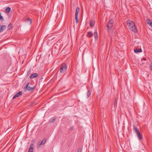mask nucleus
<instances>
[{"label": "nucleus", "mask_w": 152, "mask_h": 152, "mask_svg": "<svg viewBox=\"0 0 152 152\" xmlns=\"http://www.w3.org/2000/svg\"><path fill=\"white\" fill-rule=\"evenodd\" d=\"M27 20L29 22V23L30 24H31V21L30 19H27Z\"/></svg>", "instance_id": "obj_24"}, {"label": "nucleus", "mask_w": 152, "mask_h": 152, "mask_svg": "<svg viewBox=\"0 0 152 152\" xmlns=\"http://www.w3.org/2000/svg\"><path fill=\"white\" fill-rule=\"evenodd\" d=\"M12 24L11 23H10L9 24L8 26V29H10L12 28Z\"/></svg>", "instance_id": "obj_19"}, {"label": "nucleus", "mask_w": 152, "mask_h": 152, "mask_svg": "<svg viewBox=\"0 0 152 152\" xmlns=\"http://www.w3.org/2000/svg\"><path fill=\"white\" fill-rule=\"evenodd\" d=\"M37 74L36 73H34L30 76V78L31 79H32L34 77H37Z\"/></svg>", "instance_id": "obj_9"}, {"label": "nucleus", "mask_w": 152, "mask_h": 152, "mask_svg": "<svg viewBox=\"0 0 152 152\" xmlns=\"http://www.w3.org/2000/svg\"><path fill=\"white\" fill-rule=\"evenodd\" d=\"M91 94V92L90 91H88L87 94V98L89 97V96H90Z\"/></svg>", "instance_id": "obj_22"}, {"label": "nucleus", "mask_w": 152, "mask_h": 152, "mask_svg": "<svg viewBox=\"0 0 152 152\" xmlns=\"http://www.w3.org/2000/svg\"><path fill=\"white\" fill-rule=\"evenodd\" d=\"M34 146V144H32L31 145L30 148L29 149V152H33V147Z\"/></svg>", "instance_id": "obj_10"}, {"label": "nucleus", "mask_w": 152, "mask_h": 152, "mask_svg": "<svg viewBox=\"0 0 152 152\" xmlns=\"http://www.w3.org/2000/svg\"><path fill=\"white\" fill-rule=\"evenodd\" d=\"M79 10L80 8L79 7H77L76 10L75 16H78Z\"/></svg>", "instance_id": "obj_13"}, {"label": "nucleus", "mask_w": 152, "mask_h": 152, "mask_svg": "<svg viewBox=\"0 0 152 152\" xmlns=\"http://www.w3.org/2000/svg\"><path fill=\"white\" fill-rule=\"evenodd\" d=\"M137 136L138 137L139 139L141 140L142 138V136L140 132L137 134Z\"/></svg>", "instance_id": "obj_15"}, {"label": "nucleus", "mask_w": 152, "mask_h": 152, "mask_svg": "<svg viewBox=\"0 0 152 152\" xmlns=\"http://www.w3.org/2000/svg\"><path fill=\"white\" fill-rule=\"evenodd\" d=\"M81 149H79L77 150V152H81Z\"/></svg>", "instance_id": "obj_25"}, {"label": "nucleus", "mask_w": 152, "mask_h": 152, "mask_svg": "<svg viewBox=\"0 0 152 152\" xmlns=\"http://www.w3.org/2000/svg\"><path fill=\"white\" fill-rule=\"evenodd\" d=\"M150 67L151 69L152 70V62L150 64Z\"/></svg>", "instance_id": "obj_26"}, {"label": "nucleus", "mask_w": 152, "mask_h": 152, "mask_svg": "<svg viewBox=\"0 0 152 152\" xmlns=\"http://www.w3.org/2000/svg\"><path fill=\"white\" fill-rule=\"evenodd\" d=\"M133 130L137 134L140 132L139 129L135 127L134 128Z\"/></svg>", "instance_id": "obj_12"}, {"label": "nucleus", "mask_w": 152, "mask_h": 152, "mask_svg": "<svg viewBox=\"0 0 152 152\" xmlns=\"http://www.w3.org/2000/svg\"><path fill=\"white\" fill-rule=\"evenodd\" d=\"M46 140V139H44L41 141L39 142L38 143V145L37 146V148H40V147L41 145H44L45 143Z\"/></svg>", "instance_id": "obj_5"}, {"label": "nucleus", "mask_w": 152, "mask_h": 152, "mask_svg": "<svg viewBox=\"0 0 152 152\" xmlns=\"http://www.w3.org/2000/svg\"><path fill=\"white\" fill-rule=\"evenodd\" d=\"M146 22L147 23H148V24L149 25L150 27L152 28V21L149 20L147 19L146 20Z\"/></svg>", "instance_id": "obj_7"}, {"label": "nucleus", "mask_w": 152, "mask_h": 152, "mask_svg": "<svg viewBox=\"0 0 152 152\" xmlns=\"http://www.w3.org/2000/svg\"><path fill=\"white\" fill-rule=\"evenodd\" d=\"M6 26L5 25H2L0 27V32L3 31L6 28Z\"/></svg>", "instance_id": "obj_8"}, {"label": "nucleus", "mask_w": 152, "mask_h": 152, "mask_svg": "<svg viewBox=\"0 0 152 152\" xmlns=\"http://www.w3.org/2000/svg\"><path fill=\"white\" fill-rule=\"evenodd\" d=\"M67 67L65 64H63L61 66L60 68V71L61 73H63L67 69Z\"/></svg>", "instance_id": "obj_3"}, {"label": "nucleus", "mask_w": 152, "mask_h": 152, "mask_svg": "<svg viewBox=\"0 0 152 152\" xmlns=\"http://www.w3.org/2000/svg\"><path fill=\"white\" fill-rule=\"evenodd\" d=\"M142 50L141 49H135L134 50V52L135 53H137V52H142Z\"/></svg>", "instance_id": "obj_14"}, {"label": "nucleus", "mask_w": 152, "mask_h": 152, "mask_svg": "<svg viewBox=\"0 0 152 152\" xmlns=\"http://www.w3.org/2000/svg\"><path fill=\"white\" fill-rule=\"evenodd\" d=\"M93 35V34L91 32H89L88 33L87 36L89 37H91Z\"/></svg>", "instance_id": "obj_17"}, {"label": "nucleus", "mask_w": 152, "mask_h": 152, "mask_svg": "<svg viewBox=\"0 0 152 152\" xmlns=\"http://www.w3.org/2000/svg\"><path fill=\"white\" fill-rule=\"evenodd\" d=\"M75 20L76 23H78L79 20L78 19V16H75Z\"/></svg>", "instance_id": "obj_20"}, {"label": "nucleus", "mask_w": 152, "mask_h": 152, "mask_svg": "<svg viewBox=\"0 0 152 152\" xmlns=\"http://www.w3.org/2000/svg\"><path fill=\"white\" fill-rule=\"evenodd\" d=\"M94 36L95 39H97L98 38V34L97 32H95L94 33Z\"/></svg>", "instance_id": "obj_16"}, {"label": "nucleus", "mask_w": 152, "mask_h": 152, "mask_svg": "<svg viewBox=\"0 0 152 152\" xmlns=\"http://www.w3.org/2000/svg\"><path fill=\"white\" fill-rule=\"evenodd\" d=\"M141 60L142 61V62H143V61H145V58H143Z\"/></svg>", "instance_id": "obj_27"}, {"label": "nucleus", "mask_w": 152, "mask_h": 152, "mask_svg": "<svg viewBox=\"0 0 152 152\" xmlns=\"http://www.w3.org/2000/svg\"><path fill=\"white\" fill-rule=\"evenodd\" d=\"M55 120H56V118H54L52 120H50L49 122L50 123L53 122Z\"/></svg>", "instance_id": "obj_21"}, {"label": "nucleus", "mask_w": 152, "mask_h": 152, "mask_svg": "<svg viewBox=\"0 0 152 152\" xmlns=\"http://www.w3.org/2000/svg\"><path fill=\"white\" fill-rule=\"evenodd\" d=\"M127 23L131 30L135 32L137 31V29L135 26V23L134 22L131 20H129L127 21Z\"/></svg>", "instance_id": "obj_1"}, {"label": "nucleus", "mask_w": 152, "mask_h": 152, "mask_svg": "<svg viewBox=\"0 0 152 152\" xmlns=\"http://www.w3.org/2000/svg\"><path fill=\"white\" fill-rule=\"evenodd\" d=\"M22 94V92L21 91H19L18 93L16 94L13 97V99H15L17 97H18L21 95Z\"/></svg>", "instance_id": "obj_6"}, {"label": "nucleus", "mask_w": 152, "mask_h": 152, "mask_svg": "<svg viewBox=\"0 0 152 152\" xmlns=\"http://www.w3.org/2000/svg\"><path fill=\"white\" fill-rule=\"evenodd\" d=\"M95 24V21L94 20H91L90 22V25L91 27L94 26Z\"/></svg>", "instance_id": "obj_11"}, {"label": "nucleus", "mask_w": 152, "mask_h": 152, "mask_svg": "<svg viewBox=\"0 0 152 152\" xmlns=\"http://www.w3.org/2000/svg\"><path fill=\"white\" fill-rule=\"evenodd\" d=\"M3 18L2 16L1 15V14L0 12V20H3Z\"/></svg>", "instance_id": "obj_23"}, {"label": "nucleus", "mask_w": 152, "mask_h": 152, "mask_svg": "<svg viewBox=\"0 0 152 152\" xmlns=\"http://www.w3.org/2000/svg\"><path fill=\"white\" fill-rule=\"evenodd\" d=\"M10 10L11 9L10 7H8L6 9L5 12L7 13H9L10 12Z\"/></svg>", "instance_id": "obj_18"}, {"label": "nucleus", "mask_w": 152, "mask_h": 152, "mask_svg": "<svg viewBox=\"0 0 152 152\" xmlns=\"http://www.w3.org/2000/svg\"><path fill=\"white\" fill-rule=\"evenodd\" d=\"M29 83H27V84L25 86L24 88L23 89V91H26L27 89L29 91H31L34 88V87H30L28 86L29 85Z\"/></svg>", "instance_id": "obj_2"}, {"label": "nucleus", "mask_w": 152, "mask_h": 152, "mask_svg": "<svg viewBox=\"0 0 152 152\" xmlns=\"http://www.w3.org/2000/svg\"><path fill=\"white\" fill-rule=\"evenodd\" d=\"M113 24V21L112 19H110L108 22L107 24V28L108 29H110L112 27Z\"/></svg>", "instance_id": "obj_4"}]
</instances>
